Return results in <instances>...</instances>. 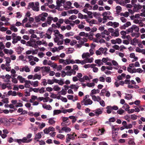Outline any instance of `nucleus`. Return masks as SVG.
<instances>
[{
    "label": "nucleus",
    "mask_w": 145,
    "mask_h": 145,
    "mask_svg": "<svg viewBox=\"0 0 145 145\" xmlns=\"http://www.w3.org/2000/svg\"><path fill=\"white\" fill-rule=\"evenodd\" d=\"M39 3L38 2H31L28 3V9L31 8L33 11L38 12L39 11Z\"/></svg>",
    "instance_id": "1"
},
{
    "label": "nucleus",
    "mask_w": 145,
    "mask_h": 145,
    "mask_svg": "<svg viewBox=\"0 0 145 145\" xmlns=\"http://www.w3.org/2000/svg\"><path fill=\"white\" fill-rule=\"evenodd\" d=\"M48 16V14L46 12H42L35 18V21L37 22H39L40 20L42 22L46 20V18Z\"/></svg>",
    "instance_id": "2"
},
{
    "label": "nucleus",
    "mask_w": 145,
    "mask_h": 145,
    "mask_svg": "<svg viewBox=\"0 0 145 145\" xmlns=\"http://www.w3.org/2000/svg\"><path fill=\"white\" fill-rule=\"evenodd\" d=\"M89 96L87 95L85 96L83 100L81 101L82 103H83L85 105H88L92 104L93 103L92 101L90 99H89Z\"/></svg>",
    "instance_id": "3"
},
{
    "label": "nucleus",
    "mask_w": 145,
    "mask_h": 145,
    "mask_svg": "<svg viewBox=\"0 0 145 145\" xmlns=\"http://www.w3.org/2000/svg\"><path fill=\"white\" fill-rule=\"evenodd\" d=\"M36 41L35 39H30V40L27 42L26 45L27 46L32 47L36 49L38 48V46H37L36 44Z\"/></svg>",
    "instance_id": "4"
},
{
    "label": "nucleus",
    "mask_w": 145,
    "mask_h": 145,
    "mask_svg": "<svg viewBox=\"0 0 145 145\" xmlns=\"http://www.w3.org/2000/svg\"><path fill=\"white\" fill-rule=\"evenodd\" d=\"M90 56V54L88 52L84 53L82 55V57L83 59H84L87 60L86 61V63H91L93 62V57L89 58Z\"/></svg>",
    "instance_id": "5"
},
{
    "label": "nucleus",
    "mask_w": 145,
    "mask_h": 145,
    "mask_svg": "<svg viewBox=\"0 0 145 145\" xmlns=\"http://www.w3.org/2000/svg\"><path fill=\"white\" fill-rule=\"evenodd\" d=\"M107 50L108 49L106 48H104L101 47L96 51L95 53L97 56L102 55L103 54L106 55L107 53L106 52Z\"/></svg>",
    "instance_id": "6"
},
{
    "label": "nucleus",
    "mask_w": 145,
    "mask_h": 145,
    "mask_svg": "<svg viewBox=\"0 0 145 145\" xmlns=\"http://www.w3.org/2000/svg\"><path fill=\"white\" fill-rule=\"evenodd\" d=\"M61 118L63 121L61 123V125L62 126H67L71 124V121L69 120V117H66L62 116Z\"/></svg>",
    "instance_id": "7"
},
{
    "label": "nucleus",
    "mask_w": 145,
    "mask_h": 145,
    "mask_svg": "<svg viewBox=\"0 0 145 145\" xmlns=\"http://www.w3.org/2000/svg\"><path fill=\"white\" fill-rule=\"evenodd\" d=\"M32 140V139H27L25 138H23L22 139H15L14 141L17 142L19 144H21L22 143H28L30 142Z\"/></svg>",
    "instance_id": "8"
},
{
    "label": "nucleus",
    "mask_w": 145,
    "mask_h": 145,
    "mask_svg": "<svg viewBox=\"0 0 145 145\" xmlns=\"http://www.w3.org/2000/svg\"><path fill=\"white\" fill-rule=\"evenodd\" d=\"M53 20L54 22H56L58 20V18L57 17L53 18L51 16H49L47 18L46 22L48 25H50L52 21Z\"/></svg>",
    "instance_id": "9"
},
{
    "label": "nucleus",
    "mask_w": 145,
    "mask_h": 145,
    "mask_svg": "<svg viewBox=\"0 0 145 145\" xmlns=\"http://www.w3.org/2000/svg\"><path fill=\"white\" fill-rule=\"evenodd\" d=\"M129 106L127 104H125L122 107V108L125 109V111H127L128 114H131L133 113L135 110L133 109H132L130 110L129 109Z\"/></svg>",
    "instance_id": "10"
},
{
    "label": "nucleus",
    "mask_w": 145,
    "mask_h": 145,
    "mask_svg": "<svg viewBox=\"0 0 145 145\" xmlns=\"http://www.w3.org/2000/svg\"><path fill=\"white\" fill-rule=\"evenodd\" d=\"M55 131V129L54 127H50L48 128H45L44 130L43 131L44 133L48 134L50 131Z\"/></svg>",
    "instance_id": "11"
},
{
    "label": "nucleus",
    "mask_w": 145,
    "mask_h": 145,
    "mask_svg": "<svg viewBox=\"0 0 145 145\" xmlns=\"http://www.w3.org/2000/svg\"><path fill=\"white\" fill-rule=\"evenodd\" d=\"M20 71L21 72L25 71L26 72H29L30 71V69L28 66L25 65L23 67H20Z\"/></svg>",
    "instance_id": "12"
},
{
    "label": "nucleus",
    "mask_w": 145,
    "mask_h": 145,
    "mask_svg": "<svg viewBox=\"0 0 145 145\" xmlns=\"http://www.w3.org/2000/svg\"><path fill=\"white\" fill-rule=\"evenodd\" d=\"M111 42L113 44H115L116 43L119 44L122 42V40L118 38L115 40H111Z\"/></svg>",
    "instance_id": "13"
},
{
    "label": "nucleus",
    "mask_w": 145,
    "mask_h": 145,
    "mask_svg": "<svg viewBox=\"0 0 145 145\" xmlns=\"http://www.w3.org/2000/svg\"><path fill=\"white\" fill-rule=\"evenodd\" d=\"M43 68H44L45 70L46 71H47V69L48 67H46V66L42 67H40L39 66H36L35 67V68L34 69V71L35 72H37L39 71L41 69H43Z\"/></svg>",
    "instance_id": "14"
},
{
    "label": "nucleus",
    "mask_w": 145,
    "mask_h": 145,
    "mask_svg": "<svg viewBox=\"0 0 145 145\" xmlns=\"http://www.w3.org/2000/svg\"><path fill=\"white\" fill-rule=\"evenodd\" d=\"M116 9V13L115 14L117 16H118L120 15V13L122 11L121 7L119 6H116L115 8Z\"/></svg>",
    "instance_id": "15"
},
{
    "label": "nucleus",
    "mask_w": 145,
    "mask_h": 145,
    "mask_svg": "<svg viewBox=\"0 0 145 145\" xmlns=\"http://www.w3.org/2000/svg\"><path fill=\"white\" fill-rule=\"evenodd\" d=\"M131 23L129 22H127L123 25L120 26V28L121 29H125L126 27H128L131 25Z\"/></svg>",
    "instance_id": "16"
},
{
    "label": "nucleus",
    "mask_w": 145,
    "mask_h": 145,
    "mask_svg": "<svg viewBox=\"0 0 145 145\" xmlns=\"http://www.w3.org/2000/svg\"><path fill=\"white\" fill-rule=\"evenodd\" d=\"M99 92L100 90L98 89H93L91 90L90 95L91 97H92V96H95L94 95L99 93Z\"/></svg>",
    "instance_id": "17"
},
{
    "label": "nucleus",
    "mask_w": 145,
    "mask_h": 145,
    "mask_svg": "<svg viewBox=\"0 0 145 145\" xmlns=\"http://www.w3.org/2000/svg\"><path fill=\"white\" fill-rule=\"evenodd\" d=\"M62 127V133L63 131H64L65 133H68L70 132L71 131V129L67 126H63Z\"/></svg>",
    "instance_id": "18"
},
{
    "label": "nucleus",
    "mask_w": 145,
    "mask_h": 145,
    "mask_svg": "<svg viewBox=\"0 0 145 145\" xmlns=\"http://www.w3.org/2000/svg\"><path fill=\"white\" fill-rule=\"evenodd\" d=\"M4 52L6 54H9L10 55L14 53V51L11 50H8L7 49H5L3 50Z\"/></svg>",
    "instance_id": "19"
},
{
    "label": "nucleus",
    "mask_w": 145,
    "mask_h": 145,
    "mask_svg": "<svg viewBox=\"0 0 145 145\" xmlns=\"http://www.w3.org/2000/svg\"><path fill=\"white\" fill-rule=\"evenodd\" d=\"M133 22L137 24H138L141 27L143 26V23L140 20L138 19H135L134 20Z\"/></svg>",
    "instance_id": "20"
},
{
    "label": "nucleus",
    "mask_w": 145,
    "mask_h": 145,
    "mask_svg": "<svg viewBox=\"0 0 145 145\" xmlns=\"http://www.w3.org/2000/svg\"><path fill=\"white\" fill-rule=\"evenodd\" d=\"M92 99L95 101L99 102L101 100V98L99 96H92Z\"/></svg>",
    "instance_id": "21"
},
{
    "label": "nucleus",
    "mask_w": 145,
    "mask_h": 145,
    "mask_svg": "<svg viewBox=\"0 0 145 145\" xmlns=\"http://www.w3.org/2000/svg\"><path fill=\"white\" fill-rule=\"evenodd\" d=\"M12 43L13 44H15L17 43L18 41H19L21 39V37L20 36H18L16 38H12Z\"/></svg>",
    "instance_id": "22"
},
{
    "label": "nucleus",
    "mask_w": 145,
    "mask_h": 145,
    "mask_svg": "<svg viewBox=\"0 0 145 145\" xmlns=\"http://www.w3.org/2000/svg\"><path fill=\"white\" fill-rule=\"evenodd\" d=\"M136 51L138 53H142V54L145 55V49H140L139 47H137L135 49Z\"/></svg>",
    "instance_id": "23"
},
{
    "label": "nucleus",
    "mask_w": 145,
    "mask_h": 145,
    "mask_svg": "<svg viewBox=\"0 0 145 145\" xmlns=\"http://www.w3.org/2000/svg\"><path fill=\"white\" fill-rule=\"evenodd\" d=\"M111 36L112 37H117L119 35V33L118 29H116L114 32L111 34Z\"/></svg>",
    "instance_id": "24"
},
{
    "label": "nucleus",
    "mask_w": 145,
    "mask_h": 145,
    "mask_svg": "<svg viewBox=\"0 0 145 145\" xmlns=\"http://www.w3.org/2000/svg\"><path fill=\"white\" fill-rule=\"evenodd\" d=\"M87 61L86 59H84L83 60H80L79 59L75 60L76 63L77 64H81L82 65H83L86 63V61Z\"/></svg>",
    "instance_id": "25"
},
{
    "label": "nucleus",
    "mask_w": 145,
    "mask_h": 145,
    "mask_svg": "<svg viewBox=\"0 0 145 145\" xmlns=\"http://www.w3.org/2000/svg\"><path fill=\"white\" fill-rule=\"evenodd\" d=\"M93 112L95 113V115L97 116L101 114L102 113V110L100 108L97 109L93 111Z\"/></svg>",
    "instance_id": "26"
},
{
    "label": "nucleus",
    "mask_w": 145,
    "mask_h": 145,
    "mask_svg": "<svg viewBox=\"0 0 145 145\" xmlns=\"http://www.w3.org/2000/svg\"><path fill=\"white\" fill-rule=\"evenodd\" d=\"M42 106L43 108L47 110H51L52 109V106L50 105H47L46 104H43Z\"/></svg>",
    "instance_id": "27"
},
{
    "label": "nucleus",
    "mask_w": 145,
    "mask_h": 145,
    "mask_svg": "<svg viewBox=\"0 0 145 145\" xmlns=\"http://www.w3.org/2000/svg\"><path fill=\"white\" fill-rule=\"evenodd\" d=\"M79 86L75 84H71L69 86V88L73 89L74 91H76L79 88Z\"/></svg>",
    "instance_id": "28"
},
{
    "label": "nucleus",
    "mask_w": 145,
    "mask_h": 145,
    "mask_svg": "<svg viewBox=\"0 0 145 145\" xmlns=\"http://www.w3.org/2000/svg\"><path fill=\"white\" fill-rule=\"evenodd\" d=\"M110 34V33L108 32V31L106 30H104L103 32H102L101 33V34L102 35V37L103 38H105V35H108Z\"/></svg>",
    "instance_id": "29"
},
{
    "label": "nucleus",
    "mask_w": 145,
    "mask_h": 145,
    "mask_svg": "<svg viewBox=\"0 0 145 145\" xmlns=\"http://www.w3.org/2000/svg\"><path fill=\"white\" fill-rule=\"evenodd\" d=\"M71 5L72 3L70 1H67L64 5V7L66 9H67L69 8V7L71 6Z\"/></svg>",
    "instance_id": "30"
},
{
    "label": "nucleus",
    "mask_w": 145,
    "mask_h": 145,
    "mask_svg": "<svg viewBox=\"0 0 145 145\" xmlns=\"http://www.w3.org/2000/svg\"><path fill=\"white\" fill-rule=\"evenodd\" d=\"M43 132H41L37 133L35 135L34 139H36L40 138L42 137L41 134Z\"/></svg>",
    "instance_id": "31"
},
{
    "label": "nucleus",
    "mask_w": 145,
    "mask_h": 145,
    "mask_svg": "<svg viewBox=\"0 0 145 145\" xmlns=\"http://www.w3.org/2000/svg\"><path fill=\"white\" fill-rule=\"evenodd\" d=\"M88 122L89 125H92L93 124L95 125L97 123V121L93 119H91L88 121Z\"/></svg>",
    "instance_id": "32"
},
{
    "label": "nucleus",
    "mask_w": 145,
    "mask_h": 145,
    "mask_svg": "<svg viewBox=\"0 0 145 145\" xmlns=\"http://www.w3.org/2000/svg\"><path fill=\"white\" fill-rule=\"evenodd\" d=\"M24 86L26 88H29L30 86V84L31 85V82L30 80H25Z\"/></svg>",
    "instance_id": "33"
},
{
    "label": "nucleus",
    "mask_w": 145,
    "mask_h": 145,
    "mask_svg": "<svg viewBox=\"0 0 145 145\" xmlns=\"http://www.w3.org/2000/svg\"><path fill=\"white\" fill-rule=\"evenodd\" d=\"M65 23L67 24H69L71 25L72 26V27H74V23H72V21H70L68 19H65L64 20Z\"/></svg>",
    "instance_id": "34"
},
{
    "label": "nucleus",
    "mask_w": 145,
    "mask_h": 145,
    "mask_svg": "<svg viewBox=\"0 0 145 145\" xmlns=\"http://www.w3.org/2000/svg\"><path fill=\"white\" fill-rule=\"evenodd\" d=\"M48 67L47 69V71L45 70L44 68H43L42 71V75L44 76L46 74V72H49L50 71V68L49 67Z\"/></svg>",
    "instance_id": "35"
},
{
    "label": "nucleus",
    "mask_w": 145,
    "mask_h": 145,
    "mask_svg": "<svg viewBox=\"0 0 145 145\" xmlns=\"http://www.w3.org/2000/svg\"><path fill=\"white\" fill-rule=\"evenodd\" d=\"M41 78V74H35L33 76V80H35L38 79V80H40Z\"/></svg>",
    "instance_id": "36"
},
{
    "label": "nucleus",
    "mask_w": 145,
    "mask_h": 145,
    "mask_svg": "<svg viewBox=\"0 0 145 145\" xmlns=\"http://www.w3.org/2000/svg\"><path fill=\"white\" fill-rule=\"evenodd\" d=\"M88 136L87 134L84 133H81L79 136H78V138H87Z\"/></svg>",
    "instance_id": "37"
},
{
    "label": "nucleus",
    "mask_w": 145,
    "mask_h": 145,
    "mask_svg": "<svg viewBox=\"0 0 145 145\" xmlns=\"http://www.w3.org/2000/svg\"><path fill=\"white\" fill-rule=\"evenodd\" d=\"M8 94L9 95H11L12 96H16L17 95L16 92V91H12L11 90L8 91Z\"/></svg>",
    "instance_id": "38"
},
{
    "label": "nucleus",
    "mask_w": 145,
    "mask_h": 145,
    "mask_svg": "<svg viewBox=\"0 0 145 145\" xmlns=\"http://www.w3.org/2000/svg\"><path fill=\"white\" fill-rule=\"evenodd\" d=\"M17 78L19 80L20 82L21 83L24 82L25 81V79L20 75L18 76Z\"/></svg>",
    "instance_id": "39"
},
{
    "label": "nucleus",
    "mask_w": 145,
    "mask_h": 145,
    "mask_svg": "<svg viewBox=\"0 0 145 145\" xmlns=\"http://www.w3.org/2000/svg\"><path fill=\"white\" fill-rule=\"evenodd\" d=\"M51 62L50 61H49L48 65H50L51 67L53 68L54 69H56L57 66V64L56 63H52L50 64V63Z\"/></svg>",
    "instance_id": "40"
},
{
    "label": "nucleus",
    "mask_w": 145,
    "mask_h": 145,
    "mask_svg": "<svg viewBox=\"0 0 145 145\" xmlns=\"http://www.w3.org/2000/svg\"><path fill=\"white\" fill-rule=\"evenodd\" d=\"M56 81H58V80L56 79H52V80L48 79L47 80V83L49 84H52L54 82H57Z\"/></svg>",
    "instance_id": "41"
},
{
    "label": "nucleus",
    "mask_w": 145,
    "mask_h": 145,
    "mask_svg": "<svg viewBox=\"0 0 145 145\" xmlns=\"http://www.w3.org/2000/svg\"><path fill=\"white\" fill-rule=\"evenodd\" d=\"M48 123L50 125H53L54 124L56 123L55 121L54 120L53 118H50L48 119Z\"/></svg>",
    "instance_id": "42"
},
{
    "label": "nucleus",
    "mask_w": 145,
    "mask_h": 145,
    "mask_svg": "<svg viewBox=\"0 0 145 145\" xmlns=\"http://www.w3.org/2000/svg\"><path fill=\"white\" fill-rule=\"evenodd\" d=\"M74 134H75V133H73L72 134L71 133L68 134L67 135V136L71 140H74L75 139L74 136Z\"/></svg>",
    "instance_id": "43"
},
{
    "label": "nucleus",
    "mask_w": 145,
    "mask_h": 145,
    "mask_svg": "<svg viewBox=\"0 0 145 145\" xmlns=\"http://www.w3.org/2000/svg\"><path fill=\"white\" fill-rule=\"evenodd\" d=\"M5 61L6 62V65L7 66H9V63L11 62V60L10 57H8L6 58Z\"/></svg>",
    "instance_id": "44"
},
{
    "label": "nucleus",
    "mask_w": 145,
    "mask_h": 145,
    "mask_svg": "<svg viewBox=\"0 0 145 145\" xmlns=\"http://www.w3.org/2000/svg\"><path fill=\"white\" fill-rule=\"evenodd\" d=\"M69 118L72 120V123H75L77 120V117L73 116H69Z\"/></svg>",
    "instance_id": "45"
},
{
    "label": "nucleus",
    "mask_w": 145,
    "mask_h": 145,
    "mask_svg": "<svg viewBox=\"0 0 145 145\" xmlns=\"http://www.w3.org/2000/svg\"><path fill=\"white\" fill-rule=\"evenodd\" d=\"M138 42V40L136 38H135L131 42L130 44H131L135 46L137 44Z\"/></svg>",
    "instance_id": "46"
},
{
    "label": "nucleus",
    "mask_w": 145,
    "mask_h": 145,
    "mask_svg": "<svg viewBox=\"0 0 145 145\" xmlns=\"http://www.w3.org/2000/svg\"><path fill=\"white\" fill-rule=\"evenodd\" d=\"M95 63L97 64L99 66L103 65V63L101 59L96 60L95 61Z\"/></svg>",
    "instance_id": "47"
},
{
    "label": "nucleus",
    "mask_w": 145,
    "mask_h": 145,
    "mask_svg": "<svg viewBox=\"0 0 145 145\" xmlns=\"http://www.w3.org/2000/svg\"><path fill=\"white\" fill-rule=\"evenodd\" d=\"M106 112L108 114H110L111 112L113 110H112V106H108L106 107Z\"/></svg>",
    "instance_id": "48"
},
{
    "label": "nucleus",
    "mask_w": 145,
    "mask_h": 145,
    "mask_svg": "<svg viewBox=\"0 0 145 145\" xmlns=\"http://www.w3.org/2000/svg\"><path fill=\"white\" fill-rule=\"evenodd\" d=\"M74 34V33L72 31L67 32L65 33V35L66 37H69L70 36H73Z\"/></svg>",
    "instance_id": "49"
},
{
    "label": "nucleus",
    "mask_w": 145,
    "mask_h": 145,
    "mask_svg": "<svg viewBox=\"0 0 145 145\" xmlns=\"http://www.w3.org/2000/svg\"><path fill=\"white\" fill-rule=\"evenodd\" d=\"M31 85L34 87H37L39 85V82L37 81L31 82Z\"/></svg>",
    "instance_id": "50"
},
{
    "label": "nucleus",
    "mask_w": 145,
    "mask_h": 145,
    "mask_svg": "<svg viewBox=\"0 0 145 145\" xmlns=\"http://www.w3.org/2000/svg\"><path fill=\"white\" fill-rule=\"evenodd\" d=\"M37 97L34 95H32L31 98L29 100V101L31 103H33L35 100H37Z\"/></svg>",
    "instance_id": "51"
},
{
    "label": "nucleus",
    "mask_w": 145,
    "mask_h": 145,
    "mask_svg": "<svg viewBox=\"0 0 145 145\" xmlns=\"http://www.w3.org/2000/svg\"><path fill=\"white\" fill-rule=\"evenodd\" d=\"M10 29L11 31L14 32H16L18 31V29L14 25H11L10 27Z\"/></svg>",
    "instance_id": "52"
},
{
    "label": "nucleus",
    "mask_w": 145,
    "mask_h": 145,
    "mask_svg": "<svg viewBox=\"0 0 145 145\" xmlns=\"http://www.w3.org/2000/svg\"><path fill=\"white\" fill-rule=\"evenodd\" d=\"M124 112L125 110H123L121 108H120L117 111V113L121 115H123Z\"/></svg>",
    "instance_id": "53"
},
{
    "label": "nucleus",
    "mask_w": 145,
    "mask_h": 145,
    "mask_svg": "<svg viewBox=\"0 0 145 145\" xmlns=\"http://www.w3.org/2000/svg\"><path fill=\"white\" fill-rule=\"evenodd\" d=\"M30 39H35L36 38L37 40H39L40 39L39 37H37V35L34 33L31 35L30 36Z\"/></svg>",
    "instance_id": "54"
},
{
    "label": "nucleus",
    "mask_w": 145,
    "mask_h": 145,
    "mask_svg": "<svg viewBox=\"0 0 145 145\" xmlns=\"http://www.w3.org/2000/svg\"><path fill=\"white\" fill-rule=\"evenodd\" d=\"M56 3L58 7L56 8V9L59 10V7L61 6L62 5V4L59 0H57Z\"/></svg>",
    "instance_id": "55"
},
{
    "label": "nucleus",
    "mask_w": 145,
    "mask_h": 145,
    "mask_svg": "<svg viewBox=\"0 0 145 145\" xmlns=\"http://www.w3.org/2000/svg\"><path fill=\"white\" fill-rule=\"evenodd\" d=\"M54 35L56 37H58L59 36V35L60 34L59 31L57 29L55 30L54 31Z\"/></svg>",
    "instance_id": "56"
},
{
    "label": "nucleus",
    "mask_w": 145,
    "mask_h": 145,
    "mask_svg": "<svg viewBox=\"0 0 145 145\" xmlns=\"http://www.w3.org/2000/svg\"><path fill=\"white\" fill-rule=\"evenodd\" d=\"M61 112L60 110H54L53 115H57L60 114Z\"/></svg>",
    "instance_id": "57"
},
{
    "label": "nucleus",
    "mask_w": 145,
    "mask_h": 145,
    "mask_svg": "<svg viewBox=\"0 0 145 145\" xmlns=\"http://www.w3.org/2000/svg\"><path fill=\"white\" fill-rule=\"evenodd\" d=\"M64 41V44L65 45H67L69 44L71 40L70 39L66 38V39L63 40Z\"/></svg>",
    "instance_id": "58"
},
{
    "label": "nucleus",
    "mask_w": 145,
    "mask_h": 145,
    "mask_svg": "<svg viewBox=\"0 0 145 145\" xmlns=\"http://www.w3.org/2000/svg\"><path fill=\"white\" fill-rule=\"evenodd\" d=\"M31 105L29 103H27L25 105V106L27 108H28L29 110H31L32 107H31Z\"/></svg>",
    "instance_id": "59"
},
{
    "label": "nucleus",
    "mask_w": 145,
    "mask_h": 145,
    "mask_svg": "<svg viewBox=\"0 0 145 145\" xmlns=\"http://www.w3.org/2000/svg\"><path fill=\"white\" fill-rule=\"evenodd\" d=\"M53 30V28L52 27L49 28L48 29L46 33H48V34L51 35L52 33Z\"/></svg>",
    "instance_id": "60"
},
{
    "label": "nucleus",
    "mask_w": 145,
    "mask_h": 145,
    "mask_svg": "<svg viewBox=\"0 0 145 145\" xmlns=\"http://www.w3.org/2000/svg\"><path fill=\"white\" fill-rule=\"evenodd\" d=\"M111 13L109 11L104 12L102 14V16H107V15H110Z\"/></svg>",
    "instance_id": "61"
},
{
    "label": "nucleus",
    "mask_w": 145,
    "mask_h": 145,
    "mask_svg": "<svg viewBox=\"0 0 145 145\" xmlns=\"http://www.w3.org/2000/svg\"><path fill=\"white\" fill-rule=\"evenodd\" d=\"M45 43V42H42L40 40H38L36 42V44L37 45V46H38V45H40L41 44H44Z\"/></svg>",
    "instance_id": "62"
},
{
    "label": "nucleus",
    "mask_w": 145,
    "mask_h": 145,
    "mask_svg": "<svg viewBox=\"0 0 145 145\" xmlns=\"http://www.w3.org/2000/svg\"><path fill=\"white\" fill-rule=\"evenodd\" d=\"M133 29L135 31L138 32L139 31V27L135 25H133Z\"/></svg>",
    "instance_id": "63"
},
{
    "label": "nucleus",
    "mask_w": 145,
    "mask_h": 145,
    "mask_svg": "<svg viewBox=\"0 0 145 145\" xmlns=\"http://www.w3.org/2000/svg\"><path fill=\"white\" fill-rule=\"evenodd\" d=\"M56 137L58 138L62 139L64 138L65 136L62 134H59L57 135Z\"/></svg>",
    "instance_id": "64"
}]
</instances>
